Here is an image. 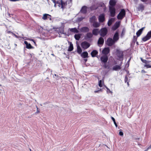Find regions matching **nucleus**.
I'll use <instances>...</instances> for the list:
<instances>
[{
	"label": "nucleus",
	"instance_id": "obj_1",
	"mask_svg": "<svg viewBox=\"0 0 151 151\" xmlns=\"http://www.w3.org/2000/svg\"><path fill=\"white\" fill-rule=\"evenodd\" d=\"M116 55L118 57V59L122 61L123 60V51L119 50H116Z\"/></svg>",
	"mask_w": 151,
	"mask_h": 151
},
{
	"label": "nucleus",
	"instance_id": "obj_2",
	"mask_svg": "<svg viewBox=\"0 0 151 151\" xmlns=\"http://www.w3.org/2000/svg\"><path fill=\"white\" fill-rule=\"evenodd\" d=\"M126 14L125 10L122 9L117 16V18L118 19H122L125 16Z\"/></svg>",
	"mask_w": 151,
	"mask_h": 151
},
{
	"label": "nucleus",
	"instance_id": "obj_3",
	"mask_svg": "<svg viewBox=\"0 0 151 151\" xmlns=\"http://www.w3.org/2000/svg\"><path fill=\"white\" fill-rule=\"evenodd\" d=\"M107 32V29L106 28H103L100 30L99 34L101 37H104L106 35Z\"/></svg>",
	"mask_w": 151,
	"mask_h": 151
},
{
	"label": "nucleus",
	"instance_id": "obj_4",
	"mask_svg": "<svg viewBox=\"0 0 151 151\" xmlns=\"http://www.w3.org/2000/svg\"><path fill=\"white\" fill-rule=\"evenodd\" d=\"M71 1V0H68V1H67L66 2H64L62 0H61L60 1V2H57V4H58V6L59 7H60L61 5V8L63 9L65 6L67 5V1Z\"/></svg>",
	"mask_w": 151,
	"mask_h": 151
},
{
	"label": "nucleus",
	"instance_id": "obj_5",
	"mask_svg": "<svg viewBox=\"0 0 151 151\" xmlns=\"http://www.w3.org/2000/svg\"><path fill=\"white\" fill-rule=\"evenodd\" d=\"M151 38V31L148 32L147 35L143 37L142 40L144 42H145L149 40Z\"/></svg>",
	"mask_w": 151,
	"mask_h": 151
},
{
	"label": "nucleus",
	"instance_id": "obj_6",
	"mask_svg": "<svg viewBox=\"0 0 151 151\" xmlns=\"http://www.w3.org/2000/svg\"><path fill=\"white\" fill-rule=\"evenodd\" d=\"M109 10L111 14V16L112 17H114L115 15V9L114 7L109 6Z\"/></svg>",
	"mask_w": 151,
	"mask_h": 151
},
{
	"label": "nucleus",
	"instance_id": "obj_7",
	"mask_svg": "<svg viewBox=\"0 0 151 151\" xmlns=\"http://www.w3.org/2000/svg\"><path fill=\"white\" fill-rule=\"evenodd\" d=\"M81 46L84 49H86L89 47L90 44L87 42H82L81 44Z\"/></svg>",
	"mask_w": 151,
	"mask_h": 151
},
{
	"label": "nucleus",
	"instance_id": "obj_8",
	"mask_svg": "<svg viewBox=\"0 0 151 151\" xmlns=\"http://www.w3.org/2000/svg\"><path fill=\"white\" fill-rule=\"evenodd\" d=\"M115 42L112 38H109L107 40V44L109 46L113 45Z\"/></svg>",
	"mask_w": 151,
	"mask_h": 151
},
{
	"label": "nucleus",
	"instance_id": "obj_9",
	"mask_svg": "<svg viewBox=\"0 0 151 151\" xmlns=\"http://www.w3.org/2000/svg\"><path fill=\"white\" fill-rule=\"evenodd\" d=\"M100 59L102 62L106 63L108 60V58L106 55H104L102 56L101 57Z\"/></svg>",
	"mask_w": 151,
	"mask_h": 151
},
{
	"label": "nucleus",
	"instance_id": "obj_10",
	"mask_svg": "<svg viewBox=\"0 0 151 151\" xmlns=\"http://www.w3.org/2000/svg\"><path fill=\"white\" fill-rule=\"evenodd\" d=\"M121 64L120 65H116L114 66L112 69L113 70H115V71H118L121 68Z\"/></svg>",
	"mask_w": 151,
	"mask_h": 151
},
{
	"label": "nucleus",
	"instance_id": "obj_11",
	"mask_svg": "<svg viewBox=\"0 0 151 151\" xmlns=\"http://www.w3.org/2000/svg\"><path fill=\"white\" fill-rule=\"evenodd\" d=\"M42 19L44 20H46L47 19H49L50 20H51V16L50 15L45 14H44Z\"/></svg>",
	"mask_w": 151,
	"mask_h": 151
},
{
	"label": "nucleus",
	"instance_id": "obj_12",
	"mask_svg": "<svg viewBox=\"0 0 151 151\" xmlns=\"http://www.w3.org/2000/svg\"><path fill=\"white\" fill-rule=\"evenodd\" d=\"M120 23L119 22H116L114 25L112 27V29L113 30H116L119 26Z\"/></svg>",
	"mask_w": 151,
	"mask_h": 151
},
{
	"label": "nucleus",
	"instance_id": "obj_13",
	"mask_svg": "<svg viewBox=\"0 0 151 151\" xmlns=\"http://www.w3.org/2000/svg\"><path fill=\"white\" fill-rule=\"evenodd\" d=\"M119 39V34L117 32H116L114 35L113 40L116 42Z\"/></svg>",
	"mask_w": 151,
	"mask_h": 151
},
{
	"label": "nucleus",
	"instance_id": "obj_14",
	"mask_svg": "<svg viewBox=\"0 0 151 151\" xmlns=\"http://www.w3.org/2000/svg\"><path fill=\"white\" fill-rule=\"evenodd\" d=\"M110 50L109 47L104 48L102 50V52L105 55L107 54L109 52Z\"/></svg>",
	"mask_w": 151,
	"mask_h": 151
},
{
	"label": "nucleus",
	"instance_id": "obj_15",
	"mask_svg": "<svg viewBox=\"0 0 151 151\" xmlns=\"http://www.w3.org/2000/svg\"><path fill=\"white\" fill-rule=\"evenodd\" d=\"M80 30L81 32H87L89 31V29L87 27H84L81 28Z\"/></svg>",
	"mask_w": 151,
	"mask_h": 151
},
{
	"label": "nucleus",
	"instance_id": "obj_16",
	"mask_svg": "<svg viewBox=\"0 0 151 151\" xmlns=\"http://www.w3.org/2000/svg\"><path fill=\"white\" fill-rule=\"evenodd\" d=\"M99 32L100 30L98 29H94L93 30L92 33L93 35H96L99 33Z\"/></svg>",
	"mask_w": 151,
	"mask_h": 151
},
{
	"label": "nucleus",
	"instance_id": "obj_17",
	"mask_svg": "<svg viewBox=\"0 0 151 151\" xmlns=\"http://www.w3.org/2000/svg\"><path fill=\"white\" fill-rule=\"evenodd\" d=\"M116 3V2L115 0H110L109 2L110 6L114 7Z\"/></svg>",
	"mask_w": 151,
	"mask_h": 151
},
{
	"label": "nucleus",
	"instance_id": "obj_18",
	"mask_svg": "<svg viewBox=\"0 0 151 151\" xmlns=\"http://www.w3.org/2000/svg\"><path fill=\"white\" fill-rule=\"evenodd\" d=\"M99 19L100 22H103L104 20V14L100 15L99 17Z\"/></svg>",
	"mask_w": 151,
	"mask_h": 151
},
{
	"label": "nucleus",
	"instance_id": "obj_19",
	"mask_svg": "<svg viewBox=\"0 0 151 151\" xmlns=\"http://www.w3.org/2000/svg\"><path fill=\"white\" fill-rule=\"evenodd\" d=\"M69 30L71 32H74L75 33H78L79 32L78 31L76 28H69Z\"/></svg>",
	"mask_w": 151,
	"mask_h": 151
},
{
	"label": "nucleus",
	"instance_id": "obj_20",
	"mask_svg": "<svg viewBox=\"0 0 151 151\" xmlns=\"http://www.w3.org/2000/svg\"><path fill=\"white\" fill-rule=\"evenodd\" d=\"M104 39L102 37H100L98 40V43L99 45H102L104 43Z\"/></svg>",
	"mask_w": 151,
	"mask_h": 151
},
{
	"label": "nucleus",
	"instance_id": "obj_21",
	"mask_svg": "<svg viewBox=\"0 0 151 151\" xmlns=\"http://www.w3.org/2000/svg\"><path fill=\"white\" fill-rule=\"evenodd\" d=\"M24 44L26 45V48L27 49H31L32 48V46H31L30 43H28L26 41L24 42Z\"/></svg>",
	"mask_w": 151,
	"mask_h": 151
},
{
	"label": "nucleus",
	"instance_id": "obj_22",
	"mask_svg": "<svg viewBox=\"0 0 151 151\" xmlns=\"http://www.w3.org/2000/svg\"><path fill=\"white\" fill-rule=\"evenodd\" d=\"M69 43L70 44V46L68 48V51H71L73 49V45L71 42H69Z\"/></svg>",
	"mask_w": 151,
	"mask_h": 151
},
{
	"label": "nucleus",
	"instance_id": "obj_23",
	"mask_svg": "<svg viewBox=\"0 0 151 151\" xmlns=\"http://www.w3.org/2000/svg\"><path fill=\"white\" fill-rule=\"evenodd\" d=\"M88 53L87 52H84L81 54V56L84 58L88 57Z\"/></svg>",
	"mask_w": 151,
	"mask_h": 151
},
{
	"label": "nucleus",
	"instance_id": "obj_24",
	"mask_svg": "<svg viewBox=\"0 0 151 151\" xmlns=\"http://www.w3.org/2000/svg\"><path fill=\"white\" fill-rule=\"evenodd\" d=\"M151 61H148L146 64L144 65L145 67H146L147 68H151V63H150Z\"/></svg>",
	"mask_w": 151,
	"mask_h": 151
},
{
	"label": "nucleus",
	"instance_id": "obj_25",
	"mask_svg": "<svg viewBox=\"0 0 151 151\" xmlns=\"http://www.w3.org/2000/svg\"><path fill=\"white\" fill-rule=\"evenodd\" d=\"M81 12L83 13H86L87 11V7L86 6H83L81 9Z\"/></svg>",
	"mask_w": 151,
	"mask_h": 151
},
{
	"label": "nucleus",
	"instance_id": "obj_26",
	"mask_svg": "<svg viewBox=\"0 0 151 151\" xmlns=\"http://www.w3.org/2000/svg\"><path fill=\"white\" fill-rule=\"evenodd\" d=\"M96 18L95 16H93L90 19V22L91 23H93L95 22Z\"/></svg>",
	"mask_w": 151,
	"mask_h": 151
},
{
	"label": "nucleus",
	"instance_id": "obj_27",
	"mask_svg": "<svg viewBox=\"0 0 151 151\" xmlns=\"http://www.w3.org/2000/svg\"><path fill=\"white\" fill-rule=\"evenodd\" d=\"M98 52L96 50H93L91 53V55L92 57H94L96 56V55L97 54Z\"/></svg>",
	"mask_w": 151,
	"mask_h": 151
},
{
	"label": "nucleus",
	"instance_id": "obj_28",
	"mask_svg": "<svg viewBox=\"0 0 151 151\" xmlns=\"http://www.w3.org/2000/svg\"><path fill=\"white\" fill-rule=\"evenodd\" d=\"M114 18H111L109 19L108 22V25L109 26H110L112 23L114 22Z\"/></svg>",
	"mask_w": 151,
	"mask_h": 151
},
{
	"label": "nucleus",
	"instance_id": "obj_29",
	"mask_svg": "<svg viewBox=\"0 0 151 151\" xmlns=\"http://www.w3.org/2000/svg\"><path fill=\"white\" fill-rule=\"evenodd\" d=\"M81 35L78 34H76L74 36V37L75 39L77 40H79L81 37Z\"/></svg>",
	"mask_w": 151,
	"mask_h": 151
},
{
	"label": "nucleus",
	"instance_id": "obj_30",
	"mask_svg": "<svg viewBox=\"0 0 151 151\" xmlns=\"http://www.w3.org/2000/svg\"><path fill=\"white\" fill-rule=\"evenodd\" d=\"M77 52L79 54H81L82 52V50L79 45L77 46Z\"/></svg>",
	"mask_w": 151,
	"mask_h": 151
},
{
	"label": "nucleus",
	"instance_id": "obj_31",
	"mask_svg": "<svg viewBox=\"0 0 151 151\" xmlns=\"http://www.w3.org/2000/svg\"><path fill=\"white\" fill-rule=\"evenodd\" d=\"M93 26L95 27H98L100 26V24L97 22H94L93 23Z\"/></svg>",
	"mask_w": 151,
	"mask_h": 151
},
{
	"label": "nucleus",
	"instance_id": "obj_32",
	"mask_svg": "<svg viewBox=\"0 0 151 151\" xmlns=\"http://www.w3.org/2000/svg\"><path fill=\"white\" fill-rule=\"evenodd\" d=\"M104 84V81H102L101 80H100L99 82V87H102Z\"/></svg>",
	"mask_w": 151,
	"mask_h": 151
},
{
	"label": "nucleus",
	"instance_id": "obj_33",
	"mask_svg": "<svg viewBox=\"0 0 151 151\" xmlns=\"http://www.w3.org/2000/svg\"><path fill=\"white\" fill-rule=\"evenodd\" d=\"M93 36V34L90 32L86 34V37L88 38H91Z\"/></svg>",
	"mask_w": 151,
	"mask_h": 151
},
{
	"label": "nucleus",
	"instance_id": "obj_34",
	"mask_svg": "<svg viewBox=\"0 0 151 151\" xmlns=\"http://www.w3.org/2000/svg\"><path fill=\"white\" fill-rule=\"evenodd\" d=\"M142 32H141L140 30H139L136 33V35H137V37H139L142 34Z\"/></svg>",
	"mask_w": 151,
	"mask_h": 151
},
{
	"label": "nucleus",
	"instance_id": "obj_35",
	"mask_svg": "<svg viewBox=\"0 0 151 151\" xmlns=\"http://www.w3.org/2000/svg\"><path fill=\"white\" fill-rule=\"evenodd\" d=\"M111 119H112V120L113 121L114 124H115L116 127H117V124H116V122H115V119L113 117H111Z\"/></svg>",
	"mask_w": 151,
	"mask_h": 151
},
{
	"label": "nucleus",
	"instance_id": "obj_36",
	"mask_svg": "<svg viewBox=\"0 0 151 151\" xmlns=\"http://www.w3.org/2000/svg\"><path fill=\"white\" fill-rule=\"evenodd\" d=\"M144 7L142 4H140L138 7V9L139 10H143L144 9Z\"/></svg>",
	"mask_w": 151,
	"mask_h": 151
},
{
	"label": "nucleus",
	"instance_id": "obj_37",
	"mask_svg": "<svg viewBox=\"0 0 151 151\" xmlns=\"http://www.w3.org/2000/svg\"><path fill=\"white\" fill-rule=\"evenodd\" d=\"M106 88L107 89V93H110L111 94H112L113 92L112 91H111L107 87H106Z\"/></svg>",
	"mask_w": 151,
	"mask_h": 151
},
{
	"label": "nucleus",
	"instance_id": "obj_38",
	"mask_svg": "<svg viewBox=\"0 0 151 151\" xmlns=\"http://www.w3.org/2000/svg\"><path fill=\"white\" fill-rule=\"evenodd\" d=\"M63 28H64V27H62L61 28H60V31L59 32L60 33H61V34H63V33H64V30H63Z\"/></svg>",
	"mask_w": 151,
	"mask_h": 151
},
{
	"label": "nucleus",
	"instance_id": "obj_39",
	"mask_svg": "<svg viewBox=\"0 0 151 151\" xmlns=\"http://www.w3.org/2000/svg\"><path fill=\"white\" fill-rule=\"evenodd\" d=\"M141 60L142 61V62L145 63V64L147 63V62L148 61L146 60H143L142 58H141Z\"/></svg>",
	"mask_w": 151,
	"mask_h": 151
},
{
	"label": "nucleus",
	"instance_id": "obj_40",
	"mask_svg": "<svg viewBox=\"0 0 151 151\" xmlns=\"http://www.w3.org/2000/svg\"><path fill=\"white\" fill-rule=\"evenodd\" d=\"M97 8V7H95V8H94L93 6H92L90 7V9L92 10H93L95 9H96Z\"/></svg>",
	"mask_w": 151,
	"mask_h": 151
},
{
	"label": "nucleus",
	"instance_id": "obj_41",
	"mask_svg": "<svg viewBox=\"0 0 151 151\" xmlns=\"http://www.w3.org/2000/svg\"><path fill=\"white\" fill-rule=\"evenodd\" d=\"M119 135L120 136H123V133L122 131H120L119 132Z\"/></svg>",
	"mask_w": 151,
	"mask_h": 151
},
{
	"label": "nucleus",
	"instance_id": "obj_42",
	"mask_svg": "<svg viewBox=\"0 0 151 151\" xmlns=\"http://www.w3.org/2000/svg\"><path fill=\"white\" fill-rule=\"evenodd\" d=\"M127 78H127V76H126L125 77V80H124L125 82H127Z\"/></svg>",
	"mask_w": 151,
	"mask_h": 151
},
{
	"label": "nucleus",
	"instance_id": "obj_43",
	"mask_svg": "<svg viewBox=\"0 0 151 151\" xmlns=\"http://www.w3.org/2000/svg\"><path fill=\"white\" fill-rule=\"evenodd\" d=\"M28 40H30V41H32L34 43V44H35V42L34 41V40L32 39H28Z\"/></svg>",
	"mask_w": 151,
	"mask_h": 151
},
{
	"label": "nucleus",
	"instance_id": "obj_44",
	"mask_svg": "<svg viewBox=\"0 0 151 151\" xmlns=\"http://www.w3.org/2000/svg\"><path fill=\"white\" fill-rule=\"evenodd\" d=\"M51 0L55 4L54 6H56V1H55V0Z\"/></svg>",
	"mask_w": 151,
	"mask_h": 151
},
{
	"label": "nucleus",
	"instance_id": "obj_45",
	"mask_svg": "<svg viewBox=\"0 0 151 151\" xmlns=\"http://www.w3.org/2000/svg\"><path fill=\"white\" fill-rule=\"evenodd\" d=\"M36 107H37V111L36 113H39L40 112L39 110L37 108V106Z\"/></svg>",
	"mask_w": 151,
	"mask_h": 151
},
{
	"label": "nucleus",
	"instance_id": "obj_46",
	"mask_svg": "<svg viewBox=\"0 0 151 151\" xmlns=\"http://www.w3.org/2000/svg\"><path fill=\"white\" fill-rule=\"evenodd\" d=\"M22 38L24 39V40H28V38H27V37H22Z\"/></svg>",
	"mask_w": 151,
	"mask_h": 151
},
{
	"label": "nucleus",
	"instance_id": "obj_47",
	"mask_svg": "<svg viewBox=\"0 0 151 151\" xmlns=\"http://www.w3.org/2000/svg\"><path fill=\"white\" fill-rule=\"evenodd\" d=\"M145 28V27H142V28H141V29H139L140 30V31L142 32L143 30Z\"/></svg>",
	"mask_w": 151,
	"mask_h": 151
},
{
	"label": "nucleus",
	"instance_id": "obj_48",
	"mask_svg": "<svg viewBox=\"0 0 151 151\" xmlns=\"http://www.w3.org/2000/svg\"><path fill=\"white\" fill-rule=\"evenodd\" d=\"M142 73H145L146 72L144 70H142Z\"/></svg>",
	"mask_w": 151,
	"mask_h": 151
},
{
	"label": "nucleus",
	"instance_id": "obj_49",
	"mask_svg": "<svg viewBox=\"0 0 151 151\" xmlns=\"http://www.w3.org/2000/svg\"><path fill=\"white\" fill-rule=\"evenodd\" d=\"M143 2H145L147 1V0H141Z\"/></svg>",
	"mask_w": 151,
	"mask_h": 151
},
{
	"label": "nucleus",
	"instance_id": "obj_50",
	"mask_svg": "<svg viewBox=\"0 0 151 151\" xmlns=\"http://www.w3.org/2000/svg\"><path fill=\"white\" fill-rule=\"evenodd\" d=\"M99 91H95L94 92L95 93H97V92H99Z\"/></svg>",
	"mask_w": 151,
	"mask_h": 151
},
{
	"label": "nucleus",
	"instance_id": "obj_51",
	"mask_svg": "<svg viewBox=\"0 0 151 151\" xmlns=\"http://www.w3.org/2000/svg\"><path fill=\"white\" fill-rule=\"evenodd\" d=\"M15 35V37H17H17H17L16 35Z\"/></svg>",
	"mask_w": 151,
	"mask_h": 151
},
{
	"label": "nucleus",
	"instance_id": "obj_52",
	"mask_svg": "<svg viewBox=\"0 0 151 151\" xmlns=\"http://www.w3.org/2000/svg\"><path fill=\"white\" fill-rule=\"evenodd\" d=\"M127 84H128V85H129V82H127Z\"/></svg>",
	"mask_w": 151,
	"mask_h": 151
},
{
	"label": "nucleus",
	"instance_id": "obj_53",
	"mask_svg": "<svg viewBox=\"0 0 151 151\" xmlns=\"http://www.w3.org/2000/svg\"><path fill=\"white\" fill-rule=\"evenodd\" d=\"M30 151H31V150L30 149H29Z\"/></svg>",
	"mask_w": 151,
	"mask_h": 151
},
{
	"label": "nucleus",
	"instance_id": "obj_54",
	"mask_svg": "<svg viewBox=\"0 0 151 151\" xmlns=\"http://www.w3.org/2000/svg\"><path fill=\"white\" fill-rule=\"evenodd\" d=\"M103 5H104V4H103Z\"/></svg>",
	"mask_w": 151,
	"mask_h": 151
},
{
	"label": "nucleus",
	"instance_id": "obj_55",
	"mask_svg": "<svg viewBox=\"0 0 151 151\" xmlns=\"http://www.w3.org/2000/svg\"><path fill=\"white\" fill-rule=\"evenodd\" d=\"M55 76H56V74H55Z\"/></svg>",
	"mask_w": 151,
	"mask_h": 151
},
{
	"label": "nucleus",
	"instance_id": "obj_56",
	"mask_svg": "<svg viewBox=\"0 0 151 151\" xmlns=\"http://www.w3.org/2000/svg\"><path fill=\"white\" fill-rule=\"evenodd\" d=\"M1 86V85L0 84V86Z\"/></svg>",
	"mask_w": 151,
	"mask_h": 151
}]
</instances>
